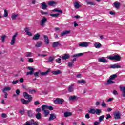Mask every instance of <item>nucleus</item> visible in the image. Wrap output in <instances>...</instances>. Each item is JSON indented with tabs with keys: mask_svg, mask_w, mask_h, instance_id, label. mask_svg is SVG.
Segmentation results:
<instances>
[{
	"mask_svg": "<svg viewBox=\"0 0 125 125\" xmlns=\"http://www.w3.org/2000/svg\"><path fill=\"white\" fill-rule=\"evenodd\" d=\"M23 96L24 97H25V98H26V99H28V100L27 101L24 99H21V101L22 102L23 104H25V105H26V104H28L29 102L31 101L32 99V96L29 95V94H28L27 92H24Z\"/></svg>",
	"mask_w": 125,
	"mask_h": 125,
	"instance_id": "1",
	"label": "nucleus"
},
{
	"mask_svg": "<svg viewBox=\"0 0 125 125\" xmlns=\"http://www.w3.org/2000/svg\"><path fill=\"white\" fill-rule=\"evenodd\" d=\"M108 59H110V60H116V61H120L121 60V56L118 55L117 54H115L114 56H109L108 57Z\"/></svg>",
	"mask_w": 125,
	"mask_h": 125,
	"instance_id": "2",
	"label": "nucleus"
},
{
	"mask_svg": "<svg viewBox=\"0 0 125 125\" xmlns=\"http://www.w3.org/2000/svg\"><path fill=\"white\" fill-rule=\"evenodd\" d=\"M47 22V19L45 17H43L42 19L40 21V25L42 27H44L45 23Z\"/></svg>",
	"mask_w": 125,
	"mask_h": 125,
	"instance_id": "3",
	"label": "nucleus"
},
{
	"mask_svg": "<svg viewBox=\"0 0 125 125\" xmlns=\"http://www.w3.org/2000/svg\"><path fill=\"white\" fill-rule=\"evenodd\" d=\"M90 44V42H83L79 43V46L81 47H88V45Z\"/></svg>",
	"mask_w": 125,
	"mask_h": 125,
	"instance_id": "4",
	"label": "nucleus"
},
{
	"mask_svg": "<svg viewBox=\"0 0 125 125\" xmlns=\"http://www.w3.org/2000/svg\"><path fill=\"white\" fill-rule=\"evenodd\" d=\"M18 35V32H16L13 36L12 40L11 41V42H10L11 45H13L14 44V43H15L16 37H17Z\"/></svg>",
	"mask_w": 125,
	"mask_h": 125,
	"instance_id": "5",
	"label": "nucleus"
},
{
	"mask_svg": "<svg viewBox=\"0 0 125 125\" xmlns=\"http://www.w3.org/2000/svg\"><path fill=\"white\" fill-rule=\"evenodd\" d=\"M63 102H64V100L62 99H60V98H57L55 101H54V103L55 104H62Z\"/></svg>",
	"mask_w": 125,
	"mask_h": 125,
	"instance_id": "6",
	"label": "nucleus"
},
{
	"mask_svg": "<svg viewBox=\"0 0 125 125\" xmlns=\"http://www.w3.org/2000/svg\"><path fill=\"white\" fill-rule=\"evenodd\" d=\"M114 116V119L115 120H119V119H121V113L120 112L117 111L113 114Z\"/></svg>",
	"mask_w": 125,
	"mask_h": 125,
	"instance_id": "7",
	"label": "nucleus"
},
{
	"mask_svg": "<svg viewBox=\"0 0 125 125\" xmlns=\"http://www.w3.org/2000/svg\"><path fill=\"white\" fill-rule=\"evenodd\" d=\"M24 31L26 33V35H27V36H29V37H32V36H33L32 32H30V29L29 27H26L24 28Z\"/></svg>",
	"mask_w": 125,
	"mask_h": 125,
	"instance_id": "8",
	"label": "nucleus"
},
{
	"mask_svg": "<svg viewBox=\"0 0 125 125\" xmlns=\"http://www.w3.org/2000/svg\"><path fill=\"white\" fill-rule=\"evenodd\" d=\"M42 110L43 112L44 113V117H47L49 115V110H47L46 109H44L43 106L42 107Z\"/></svg>",
	"mask_w": 125,
	"mask_h": 125,
	"instance_id": "9",
	"label": "nucleus"
},
{
	"mask_svg": "<svg viewBox=\"0 0 125 125\" xmlns=\"http://www.w3.org/2000/svg\"><path fill=\"white\" fill-rule=\"evenodd\" d=\"M94 46L95 47V48L98 49L102 47V45H101V43L98 42H95L94 43Z\"/></svg>",
	"mask_w": 125,
	"mask_h": 125,
	"instance_id": "10",
	"label": "nucleus"
},
{
	"mask_svg": "<svg viewBox=\"0 0 125 125\" xmlns=\"http://www.w3.org/2000/svg\"><path fill=\"white\" fill-rule=\"evenodd\" d=\"M42 107H43L44 109H46V110H50V111H52V110H53V107L51 106L43 105Z\"/></svg>",
	"mask_w": 125,
	"mask_h": 125,
	"instance_id": "11",
	"label": "nucleus"
},
{
	"mask_svg": "<svg viewBox=\"0 0 125 125\" xmlns=\"http://www.w3.org/2000/svg\"><path fill=\"white\" fill-rule=\"evenodd\" d=\"M113 7L116 8V9H119L120 8V6H121V3L120 2H114L113 4Z\"/></svg>",
	"mask_w": 125,
	"mask_h": 125,
	"instance_id": "12",
	"label": "nucleus"
},
{
	"mask_svg": "<svg viewBox=\"0 0 125 125\" xmlns=\"http://www.w3.org/2000/svg\"><path fill=\"white\" fill-rule=\"evenodd\" d=\"M98 61L99 62H101V63H107L108 62V61L107 60L105 59L104 58H100L98 59Z\"/></svg>",
	"mask_w": 125,
	"mask_h": 125,
	"instance_id": "13",
	"label": "nucleus"
},
{
	"mask_svg": "<svg viewBox=\"0 0 125 125\" xmlns=\"http://www.w3.org/2000/svg\"><path fill=\"white\" fill-rule=\"evenodd\" d=\"M110 68H111V69H119L121 68V66L118 65V64H114V65H111Z\"/></svg>",
	"mask_w": 125,
	"mask_h": 125,
	"instance_id": "14",
	"label": "nucleus"
},
{
	"mask_svg": "<svg viewBox=\"0 0 125 125\" xmlns=\"http://www.w3.org/2000/svg\"><path fill=\"white\" fill-rule=\"evenodd\" d=\"M69 58H70V55L69 54H65L62 57V59H63V60H67V59H69Z\"/></svg>",
	"mask_w": 125,
	"mask_h": 125,
	"instance_id": "15",
	"label": "nucleus"
},
{
	"mask_svg": "<svg viewBox=\"0 0 125 125\" xmlns=\"http://www.w3.org/2000/svg\"><path fill=\"white\" fill-rule=\"evenodd\" d=\"M74 84L70 85L69 87H68V92H74Z\"/></svg>",
	"mask_w": 125,
	"mask_h": 125,
	"instance_id": "16",
	"label": "nucleus"
},
{
	"mask_svg": "<svg viewBox=\"0 0 125 125\" xmlns=\"http://www.w3.org/2000/svg\"><path fill=\"white\" fill-rule=\"evenodd\" d=\"M54 119H56V116L54 114H51L50 115V117L48 119V121H53Z\"/></svg>",
	"mask_w": 125,
	"mask_h": 125,
	"instance_id": "17",
	"label": "nucleus"
},
{
	"mask_svg": "<svg viewBox=\"0 0 125 125\" xmlns=\"http://www.w3.org/2000/svg\"><path fill=\"white\" fill-rule=\"evenodd\" d=\"M69 33H71V31L70 30H65L62 32L61 33V36L62 37H63V36H65V35H68Z\"/></svg>",
	"mask_w": 125,
	"mask_h": 125,
	"instance_id": "18",
	"label": "nucleus"
},
{
	"mask_svg": "<svg viewBox=\"0 0 125 125\" xmlns=\"http://www.w3.org/2000/svg\"><path fill=\"white\" fill-rule=\"evenodd\" d=\"M78 97L77 96L73 95L69 97V100L70 101H74V100H77Z\"/></svg>",
	"mask_w": 125,
	"mask_h": 125,
	"instance_id": "19",
	"label": "nucleus"
},
{
	"mask_svg": "<svg viewBox=\"0 0 125 125\" xmlns=\"http://www.w3.org/2000/svg\"><path fill=\"white\" fill-rule=\"evenodd\" d=\"M41 8L42 9L45 10L47 8V5L45 4V2H42L41 3Z\"/></svg>",
	"mask_w": 125,
	"mask_h": 125,
	"instance_id": "20",
	"label": "nucleus"
},
{
	"mask_svg": "<svg viewBox=\"0 0 125 125\" xmlns=\"http://www.w3.org/2000/svg\"><path fill=\"white\" fill-rule=\"evenodd\" d=\"M59 45H60V43L58 41L54 42L52 44L53 47H57V46H59Z\"/></svg>",
	"mask_w": 125,
	"mask_h": 125,
	"instance_id": "21",
	"label": "nucleus"
},
{
	"mask_svg": "<svg viewBox=\"0 0 125 125\" xmlns=\"http://www.w3.org/2000/svg\"><path fill=\"white\" fill-rule=\"evenodd\" d=\"M48 4L50 6H55V5L57 4V2L53 1H50V2H49Z\"/></svg>",
	"mask_w": 125,
	"mask_h": 125,
	"instance_id": "22",
	"label": "nucleus"
},
{
	"mask_svg": "<svg viewBox=\"0 0 125 125\" xmlns=\"http://www.w3.org/2000/svg\"><path fill=\"white\" fill-rule=\"evenodd\" d=\"M77 83H79V84H85V83H86L85 80H79Z\"/></svg>",
	"mask_w": 125,
	"mask_h": 125,
	"instance_id": "23",
	"label": "nucleus"
},
{
	"mask_svg": "<svg viewBox=\"0 0 125 125\" xmlns=\"http://www.w3.org/2000/svg\"><path fill=\"white\" fill-rule=\"evenodd\" d=\"M11 90V87H6L4 89H3V92H6V91H10Z\"/></svg>",
	"mask_w": 125,
	"mask_h": 125,
	"instance_id": "24",
	"label": "nucleus"
},
{
	"mask_svg": "<svg viewBox=\"0 0 125 125\" xmlns=\"http://www.w3.org/2000/svg\"><path fill=\"white\" fill-rule=\"evenodd\" d=\"M49 72H50V69H48L47 71L41 72L40 74L41 76H46V75H47Z\"/></svg>",
	"mask_w": 125,
	"mask_h": 125,
	"instance_id": "25",
	"label": "nucleus"
},
{
	"mask_svg": "<svg viewBox=\"0 0 125 125\" xmlns=\"http://www.w3.org/2000/svg\"><path fill=\"white\" fill-rule=\"evenodd\" d=\"M82 55H83V53H80L78 54H74L72 57H80V56H82Z\"/></svg>",
	"mask_w": 125,
	"mask_h": 125,
	"instance_id": "26",
	"label": "nucleus"
},
{
	"mask_svg": "<svg viewBox=\"0 0 125 125\" xmlns=\"http://www.w3.org/2000/svg\"><path fill=\"white\" fill-rule=\"evenodd\" d=\"M101 113H102V111L101 110V109H95V114H96V115H98V116H99V115H100Z\"/></svg>",
	"mask_w": 125,
	"mask_h": 125,
	"instance_id": "27",
	"label": "nucleus"
},
{
	"mask_svg": "<svg viewBox=\"0 0 125 125\" xmlns=\"http://www.w3.org/2000/svg\"><path fill=\"white\" fill-rule=\"evenodd\" d=\"M88 113H89V114H93V115L95 114V109L90 108V110H88Z\"/></svg>",
	"mask_w": 125,
	"mask_h": 125,
	"instance_id": "28",
	"label": "nucleus"
},
{
	"mask_svg": "<svg viewBox=\"0 0 125 125\" xmlns=\"http://www.w3.org/2000/svg\"><path fill=\"white\" fill-rule=\"evenodd\" d=\"M25 56L26 57H32L33 56V53L30 52H27L25 53Z\"/></svg>",
	"mask_w": 125,
	"mask_h": 125,
	"instance_id": "29",
	"label": "nucleus"
},
{
	"mask_svg": "<svg viewBox=\"0 0 125 125\" xmlns=\"http://www.w3.org/2000/svg\"><path fill=\"white\" fill-rule=\"evenodd\" d=\"M39 38H40V34H39V33H37L33 36V40H39Z\"/></svg>",
	"mask_w": 125,
	"mask_h": 125,
	"instance_id": "30",
	"label": "nucleus"
},
{
	"mask_svg": "<svg viewBox=\"0 0 125 125\" xmlns=\"http://www.w3.org/2000/svg\"><path fill=\"white\" fill-rule=\"evenodd\" d=\"M112 83H115V82L113 81L112 80V79H111L109 78V79L107 80L106 84H112Z\"/></svg>",
	"mask_w": 125,
	"mask_h": 125,
	"instance_id": "31",
	"label": "nucleus"
},
{
	"mask_svg": "<svg viewBox=\"0 0 125 125\" xmlns=\"http://www.w3.org/2000/svg\"><path fill=\"white\" fill-rule=\"evenodd\" d=\"M52 74L53 75H59V74H61V71L60 70L53 71L52 72Z\"/></svg>",
	"mask_w": 125,
	"mask_h": 125,
	"instance_id": "32",
	"label": "nucleus"
},
{
	"mask_svg": "<svg viewBox=\"0 0 125 125\" xmlns=\"http://www.w3.org/2000/svg\"><path fill=\"white\" fill-rule=\"evenodd\" d=\"M28 92L30 94H34V93H36V92H37V91L36 90V89H30L28 90Z\"/></svg>",
	"mask_w": 125,
	"mask_h": 125,
	"instance_id": "33",
	"label": "nucleus"
},
{
	"mask_svg": "<svg viewBox=\"0 0 125 125\" xmlns=\"http://www.w3.org/2000/svg\"><path fill=\"white\" fill-rule=\"evenodd\" d=\"M44 38L46 43L47 44H48V43H49V40H48V37L46 35H44Z\"/></svg>",
	"mask_w": 125,
	"mask_h": 125,
	"instance_id": "34",
	"label": "nucleus"
},
{
	"mask_svg": "<svg viewBox=\"0 0 125 125\" xmlns=\"http://www.w3.org/2000/svg\"><path fill=\"white\" fill-rule=\"evenodd\" d=\"M36 119L37 120H40V119H42V114L38 113L35 115Z\"/></svg>",
	"mask_w": 125,
	"mask_h": 125,
	"instance_id": "35",
	"label": "nucleus"
},
{
	"mask_svg": "<svg viewBox=\"0 0 125 125\" xmlns=\"http://www.w3.org/2000/svg\"><path fill=\"white\" fill-rule=\"evenodd\" d=\"M74 7L76 8V9H78L80 8V4L79 2H76L75 3H74Z\"/></svg>",
	"mask_w": 125,
	"mask_h": 125,
	"instance_id": "36",
	"label": "nucleus"
},
{
	"mask_svg": "<svg viewBox=\"0 0 125 125\" xmlns=\"http://www.w3.org/2000/svg\"><path fill=\"white\" fill-rule=\"evenodd\" d=\"M30 121L31 122L32 125H39V122H35V120L33 119H31Z\"/></svg>",
	"mask_w": 125,
	"mask_h": 125,
	"instance_id": "37",
	"label": "nucleus"
},
{
	"mask_svg": "<svg viewBox=\"0 0 125 125\" xmlns=\"http://www.w3.org/2000/svg\"><path fill=\"white\" fill-rule=\"evenodd\" d=\"M117 77V74H114L113 75H111L109 77V79H110V80H115V79H116Z\"/></svg>",
	"mask_w": 125,
	"mask_h": 125,
	"instance_id": "38",
	"label": "nucleus"
},
{
	"mask_svg": "<svg viewBox=\"0 0 125 125\" xmlns=\"http://www.w3.org/2000/svg\"><path fill=\"white\" fill-rule=\"evenodd\" d=\"M18 14H12L11 15V18L12 20H15L16 19V17H18Z\"/></svg>",
	"mask_w": 125,
	"mask_h": 125,
	"instance_id": "39",
	"label": "nucleus"
},
{
	"mask_svg": "<svg viewBox=\"0 0 125 125\" xmlns=\"http://www.w3.org/2000/svg\"><path fill=\"white\" fill-rule=\"evenodd\" d=\"M4 12L3 17H7L8 16V11L5 9L4 10Z\"/></svg>",
	"mask_w": 125,
	"mask_h": 125,
	"instance_id": "40",
	"label": "nucleus"
},
{
	"mask_svg": "<svg viewBox=\"0 0 125 125\" xmlns=\"http://www.w3.org/2000/svg\"><path fill=\"white\" fill-rule=\"evenodd\" d=\"M64 115V117H70V116H72V113L71 112H65Z\"/></svg>",
	"mask_w": 125,
	"mask_h": 125,
	"instance_id": "41",
	"label": "nucleus"
},
{
	"mask_svg": "<svg viewBox=\"0 0 125 125\" xmlns=\"http://www.w3.org/2000/svg\"><path fill=\"white\" fill-rule=\"evenodd\" d=\"M54 59H55V58H54V57H50L48 59V62H51L54 60Z\"/></svg>",
	"mask_w": 125,
	"mask_h": 125,
	"instance_id": "42",
	"label": "nucleus"
},
{
	"mask_svg": "<svg viewBox=\"0 0 125 125\" xmlns=\"http://www.w3.org/2000/svg\"><path fill=\"white\" fill-rule=\"evenodd\" d=\"M103 120H104V115H102L99 117V121L100 122V123H101V122H102Z\"/></svg>",
	"mask_w": 125,
	"mask_h": 125,
	"instance_id": "43",
	"label": "nucleus"
},
{
	"mask_svg": "<svg viewBox=\"0 0 125 125\" xmlns=\"http://www.w3.org/2000/svg\"><path fill=\"white\" fill-rule=\"evenodd\" d=\"M27 115H28L29 117H33V113L32 112V111L29 110L27 112Z\"/></svg>",
	"mask_w": 125,
	"mask_h": 125,
	"instance_id": "44",
	"label": "nucleus"
},
{
	"mask_svg": "<svg viewBox=\"0 0 125 125\" xmlns=\"http://www.w3.org/2000/svg\"><path fill=\"white\" fill-rule=\"evenodd\" d=\"M120 91H122V92H124L125 91V86H120L119 87Z\"/></svg>",
	"mask_w": 125,
	"mask_h": 125,
	"instance_id": "45",
	"label": "nucleus"
},
{
	"mask_svg": "<svg viewBox=\"0 0 125 125\" xmlns=\"http://www.w3.org/2000/svg\"><path fill=\"white\" fill-rule=\"evenodd\" d=\"M23 125H32L31 120L27 121L25 123L23 124Z\"/></svg>",
	"mask_w": 125,
	"mask_h": 125,
	"instance_id": "46",
	"label": "nucleus"
},
{
	"mask_svg": "<svg viewBox=\"0 0 125 125\" xmlns=\"http://www.w3.org/2000/svg\"><path fill=\"white\" fill-rule=\"evenodd\" d=\"M50 15L52 17H58V16H59V14H50Z\"/></svg>",
	"mask_w": 125,
	"mask_h": 125,
	"instance_id": "47",
	"label": "nucleus"
},
{
	"mask_svg": "<svg viewBox=\"0 0 125 125\" xmlns=\"http://www.w3.org/2000/svg\"><path fill=\"white\" fill-rule=\"evenodd\" d=\"M35 46L36 47H41V46H42V42H37Z\"/></svg>",
	"mask_w": 125,
	"mask_h": 125,
	"instance_id": "48",
	"label": "nucleus"
},
{
	"mask_svg": "<svg viewBox=\"0 0 125 125\" xmlns=\"http://www.w3.org/2000/svg\"><path fill=\"white\" fill-rule=\"evenodd\" d=\"M39 74H40V72H35L33 73V75L35 77V78L39 77Z\"/></svg>",
	"mask_w": 125,
	"mask_h": 125,
	"instance_id": "49",
	"label": "nucleus"
},
{
	"mask_svg": "<svg viewBox=\"0 0 125 125\" xmlns=\"http://www.w3.org/2000/svg\"><path fill=\"white\" fill-rule=\"evenodd\" d=\"M111 118H112V116H111V115L110 114H106V120H109V119H111Z\"/></svg>",
	"mask_w": 125,
	"mask_h": 125,
	"instance_id": "50",
	"label": "nucleus"
},
{
	"mask_svg": "<svg viewBox=\"0 0 125 125\" xmlns=\"http://www.w3.org/2000/svg\"><path fill=\"white\" fill-rule=\"evenodd\" d=\"M73 64H74V62H68V67H69L70 68H72V67H73Z\"/></svg>",
	"mask_w": 125,
	"mask_h": 125,
	"instance_id": "51",
	"label": "nucleus"
},
{
	"mask_svg": "<svg viewBox=\"0 0 125 125\" xmlns=\"http://www.w3.org/2000/svg\"><path fill=\"white\" fill-rule=\"evenodd\" d=\"M41 14H42V15H46L48 14V12H43V11H41Z\"/></svg>",
	"mask_w": 125,
	"mask_h": 125,
	"instance_id": "52",
	"label": "nucleus"
},
{
	"mask_svg": "<svg viewBox=\"0 0 125 125\" xmlns=\"http://www.w3.org/2000/svg\"><path fill=\"white\" fill-rule=\"evenodd\" d=\"M56 61L57 63L60 64V63H61V59L58 58L56 60Z\"/></svg>",
	"mask_w": 125,
	"mask_h": 125,
	"instance_id": "53",
	"label": "nucleus"
},
{
	"mask_svg": "<svg viewBox=\"0 0 125 125\" xmlns=\"http://www.w3.org/2000/svg\"><path fill=\"white\" fill-rule=\"evenodd\" d=\"M2 42H4V41H5V35H3L1 37Z\"/></svg>",
	"mask_w": 125,
	"mask_h": 125,
	"instance_id": "54",
	"label": "nucleus"
},
{
	"mask_svg": "<svg viewBox=\"0 0 125 125\" xmlns=\"http://www.w3.org/2000/svg\"><path fill=\"white\" fill-rule=\"evenodd\" d=\"M19 113H20L21 115H24V114H25V110L24 109L21 110L19 111Z\"/></svg>",
	"mask_w": 125,
	"mask_h": 125,
	"instance_id": "55",
	"label": "nucleus"
},
{
	"mask_svg": "<svg viewBox=\"0 0 125 125\" xmlns=\"http://www.w3.org/2000/svg\"><path fill=\"white\" fill-rule=\"evenodd\" d=\"M33 74H34V71H30L29 72H27L26 73V75H33Z\"/></svg>",
	"mask_w": 125,
	"mask_h": 125,
	"instance_id": "56",
	"label": "nucleus"
},
{
	"mask_svg": "<svg viewBox=\"0 0 125 125\" xmlns=\"http://www.w3.org/2000/svg\"><path fill=\"white\" fill-rule=\"evenodd\" d=\"M28 62L29 63H33V62H34V59H33V58H29L28 59Z\"/></svg>",
	"mask_w": 125,
	"mask_h": 125,
	"instance_id": "57",
	"label": "nucleus"
},
{
	"mask_svg": "<svg viewBox=\"0 0 125 125\" xmlns=\"http://www.w3.org/2000/svg\"><path fill=\"white\" fill-rule=\"evenodd\" d=\"M100 125V122L95 121L94 122V125Z\"/></svg>",
	"mask_w": 125,
	"mask_h": 125,
	"instance_id": "58",
	"label": "nucleus"
},
{
	"mask_svg": "<svg viewBox=\"0 0 125 125\" xmlns=\"http://www.w3.org/2000/svg\"><path fill=\"white\" fill-rule=\"evenodd\" d=\"M87 4H89L90 5H95V3L92 2H87Z\"/></svg>",
	"mask_w": 125,
	"mask_h": 125,
	"instance_id": "59",
	"label": "nucleus"
},
{
	"mask_svg": "<svg viewBox=\"0 0 125 125\" xmlns=\"http://www.w3.org/2000/svg\"><path fill=\"white\" fill-rule=\"evenodd\" d=\"M18 80L14 81L12 82L13 84H17L18 83Z\"/></svg>",
	"mask_w": 125,
	"mask_h": 125,
	"instance_id": "60",
	"label": "nucleus"
},
{
	"mask_svg": "<svg viewBox=\"0 0 125 125\" xmlns=\"http://www.w3.org/2000/svg\"><path fill=\"white\" fill-rule=\"evenodd\" d=\"M113 94H114V95H118V94H119V93H118V91H117L116 90H114L113 92Z\"/></svg>",
	"mask_w": 125,
	"mask_h": 125,
	"instance_id": "61",
	"label": "nucleus"
},
{
	"mask_svg": "<svg viewBox=\"0 0 125 125\" xmlns=\"http://www.w3.org/2000/svg\"><path fill=\"white\" fill-rule=\"evenodd\" d=\"M86 119H90V116L89 115V114L87 113L85 116Z\"/></svg>",
	"mask_w": 125,
	"mask_h": 125,
	"instance_id": "62",
	"label": "nucleus"
},
{
	"mask_svg": "<svg viewBox=\"0 0 125 125\" xmlns=\"http://www.w3.org/2000/svg\"><path fill=\"white\" fill-rule=\"evenodd\" d=\"M102 107H106V103L105 102H103L101 104Z\"/></svg>",
	"mask_w": 125,
	"mask_h": 125,
	"instance_id": "63",
	"label": "nucleus"
},
{
	"mask_svg": "<svg viewBox=\"0 0 125 125\" xmlns=\"http://www.w3.org/2000/svg\"><path fill=\"white\" fill-rule=\"evenodd\" d=\"M1 117L2 118H7V116H6L5 113H3L2 114Z\"/></svg>",
	"mask_w": 125,
	"mask_h": 125,
	"instance_id": "64",
	"label": "nucleus"
}]
</instances>
